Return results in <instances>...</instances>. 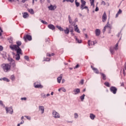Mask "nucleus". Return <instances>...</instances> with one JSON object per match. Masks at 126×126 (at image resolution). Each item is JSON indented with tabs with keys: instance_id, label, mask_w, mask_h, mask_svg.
Instances as JSON below:
<instances>
[{
	"instance_id": "nucleus-1",
	"label": "nucleus",
	"mask_w": 126,
	"mask_h": 126,
	"mask_svg": "<svg viewBox=\"0 0 126 126\" xmlns=\"http://www.w3.org/2000/svg\"><path fill=\"white\" fill-rule=\"evenodd\" d=\"M16 44L13 45V44H11L9 46L10 49L12 50V51H18L20 50V51H22L21 50V48H20V46H21L22 43L20 41H18L16 42Z\"/></svg>"
},
{
	"instance_id": "nucleus-2",
	"label": "nucleus",
	"mask_w": 126,
	"mask_h": 126,
	"mask_svg": "<svg viewBox=\"0 0 126 126\" xmlns=\"http://www.w3.org/2000/svg\"><path fill=\"white\" fill-rule=\"evenodd\" d=\"M1 67H2L4 72H9V71H10L11 65L9 63H3L1 65Z\"/></svg>"
},
{
	"instance_id": "nucleus-3",
	"label": "nucleus",
	"mask_w": 126,
	"mask_h": 126,
	"mask_svg": "<svg viewBox=\"0 0 126 126\" xmlns=\"http://www.w3.org/2000/svg\"><path fill=\"white\" fill-rule=\"evenodd\" d=\"M10 62L11 63V68L13 71H15V69H16V64H15V61H14L12 58H10V60H9Z\"/></svg>"
},
{
	"instance_id": "nucleus-4",
	"label": "nucleus",
	"mask_w": 126,
	"mask_h": 126,
	"mask_svg": "<svg viewBox=\"0 0 126 126\" xmlns=\"http://www.w3.org/2000/svg\"><path fill=\"white\" fill-rule=\"evenodd\" d=\"M16 51L17 54L15 55L16 61H19L20 60V55H22V50H18Z\"/></svg>"
},
{
	"instance_id": "nucleus-5",
	"label": "nucleus",
	"mask_w": 126,
	"mask_h": 126,
	"mask_svg": "<svg viewBox=\"0 0 126 126\" xmlns=\"http://www.w3.org/2000/svg\"><path fill=\"white\" fill-rule=\"evenodd\" d=\"M5 110L6 114H8V113H9L10 115H12V114L13 113V109H12V106H11L10 107H6Z\"/></svg>"
},
{
	"instance_id": "nucleus-6",
	"label": "nucleus",
	"mask_w": 126,
	"mask_h": 126,
	"mask_svg": "<svg viewBox=\"0 0 126 126\" xmlns=\"http://www.w3.org/2000/svg\"><path fill=\"white\" fill-rule=\"evenodd\" d=\"M23 39L25 42H27V40H28V41H32V36L30 35L26 34L24 36Z\"/></svg>"
},
{
	"instance_id": "nucleus-7",
	"label": "nucleus",
	"mask_w": 126,
	"mask_h": 126,
	"mask_svg": "<svg viewBox=\"0 0 126 126\" xmlns=\"http://www.w3.org/2000/svg\"><path fill=\"white\" fill-rule=\"evenodd\" d=\"M110 91L113 94H117V91H118V89L116 87L111 86L110 88Z\"/></svg>"
},
{
	"instance_id": "nucleus-8",
	"label": "nucleus",
	"mask_w": 126,
	"mask_h": 126,
	"mask_svg": "<svg viewBox=\"0 0 126 126\" xmlns=\"http://www.w3.org/2000/svg\"><path fill=\"white\" fill-rule=\"evenodd\" d=\"M110 29L111 30L112 29V27L110 26V24H109V21H108L107 24L105 26L103 29L102 30L103 33H105V32L106 31V29Z\"/></svg>"
},
{
	"instance_id": "nucleus-9",
	"label": "nucleus",
	"mask_w": 126,
	"mask_h": 126,
	"mask_svg": "<svg viewBox=\"0 0 126 126\" xmlns=\"http://www.w3.org/2000/svg\"><path fill=\"white\" fill-rule=\"evenodd\" d=\"M52 115H53V117L55 118V119H58L60 118V114L57 112L56 110L53 111Z\"/></svg>"
},
{
	"instance_id": "nucleus-10",
	"label": "nucleus",
	"mask_w": 126,
	"mask_h": 126,
	"mask_svg": "<svg viewBox=\"0 0 126 126\" xmlns=\"http://www.w3.org/2000/svg\"><path fill=\"white\" fill-rule=\"evenodd\" d=\"M106 20H107V14L106 12H104L102 15V22H105Z\"/></svg>"
},
{
	"instance_id": "nucleus-11",
	"label": "nucleus",
	"mask_w": 126,
	"mask_h": 126,
	"mask_svg": "<svg viewBox=\"0 0 126 126\" xmlns=\"http://www.w3.org/2000/svg\"><path fill=\"white\" fill-rule=\"evenodd\" d=\"M91 68H92L93 70H94V73H96V74H98L99 73V70L98 69L94 67L93 65L91 66Z\"/></svg>"
},
{
	"instance_id": "nucleus-12",
	"label": "nucleus",
	"mask_w": 126,
	"mask_h": 126,
	"mask_svg": "<svg viewBox=\"0 0 126 126\" xmlns=\"http://www.w3.org/2000/svg\"><path fill=\"white\" fill-rule=\"evenodd\" d=\"M73 92L74 93V95H77V94H78L79 93H80V89L77 88V89H75L73 90Z\"/></svg>"
},
{
	"instance_id": "nucleus-13",
	"label": "nucleus",
	"mask_w": 126,
	"mask_h": 126,
	"mask_svg": "<svg viewBox=\"0 0 126 126\" xmlns=\"http://www.w3.org/2000/svg\"><path fill=\"white\" fill-rule=\"evenodd\" d=\"M88 46L89 48H90V46H94L95 44H96V42L94 41H91L90 40H88Z\"/></svg>"
},
{
	"instance_id": "nucleus-14",
	"label": "nucleus",
	"mask_w": 126,
	"mask_h": 126,
	"mask_svg": "<svg viewBox=\"0 0 126 126\" xmlns=\"http://www.w3.org/2000/svg\"><path fill=\"white\" fill-rule=\"evenodd\" d=\"M121 39H122V36L121 37V38H120L119 40L118 41V42L116 44V45H115V46L113 47L114 48V50L115 51H118L119 48L118 47H119V42H120V41H121Z\"/></svg>"
},
{
	"instance_id": "nucleus-15",
	"label": "nucleus",
	"mask_w": 126,
	"mask_h": 126,
	"mask_svg": "<svg viewBox=\"0 0 126 126\" xmlns=\"http://www.w3.org/2000/svg\"><path fill=\"white\" fill-rule=\"evenodd\" d=\"M68 17V21H69V24H71V25H73V26L75 25V23L72 22V20L71 19V17H70V16L69 15Z\"/></svg>"
},
{
	"instance_id": "nucleus-16",
	"label": "nucleus",
	"mask_w": 126,
	"mask_h": 126,
	"mask_svg": "<svg viewBox=\"0 0 126 126\" xmlns=\"http://www.w3.org/2000/svg\"><path fill=\"white\" fill-rule=\"evenodd\" d=\"M38 109H39V111H41V114H44V112L45 111V107H44V106H39Z\"/></svg>"
},
{
	"instance_id": "nucleus-17",
	"label": "nucleus",
	"mask_w": 126,
	"mask_h": 126,
	"mask_svg": "<svg viewBox=\"0 0 126 126\" xmlns=\"http://www.w3.org/2000/svg\"><path fill=\"white\" fill-rule=\"evenodd\" d=\"M95 35L97 36H100V34H101V31L99 29H96L95 31Z\"/></svg>"
},
{
	"instance_id": "nucleus-18",
	"label": "nucleus",
	"mask_w": 126,
	"mask_h": 126,
	"mask_svg": "<svg viewBox=\"0 0 126 126\" xmlns=\"http://www.w3.org/2000/svg\"><path fill=\"white\" fill-rule=\"evenodd\" d=\"M35 88H43V86L40 84H37V83H34Z\"/></svg>"
},
{
	"instance_id": "nucleus-19",
	"label": "nucleus",
	"mask_w": 126,
	"mask_h": 126,
	"mask_svg": "<svg viewBox=\"0 0 126 126\" xmlns=\"http://www.w3.org/2000/svg\"><path fill=\"white\" fill-rule=\"evenodd\" d=\"M48 7L49 9H50V10H55V9H56V8H57L56 6H53V5H52V4H51Z\"/></svg>"
},
{
	"instance_id": "nucleus-20",
	"label": "nucleus",
	"mask_w": 126,
	"mask_h": 126,
	"mask_svg": "<svg viewBox=\"0 0 126 126\" xmlns=\"http://www.w3.org/2000/svg\"><path fill=\"white\" fill-rule=\"evenodd\" d=\"M63 79V74H61L60 76L57 78V81L58 83H61L62 79Z\"/></svg>"
},
{
	"instance_id": "nucleus-21",
	"label": "nucleus",
	"mask_w": 126,
	"mask_h": 126,
	"mask_svg": "<svg viewBox=\"0 0 126 126\" xmlns=\"http://www.w3.org/2000/svg\"><path fill=\"white\" fill-rule=\"evenodd\" d=\"M48 28H49V29H51V30H55V26H54L53 25L50 24L48 26Z\"/></svg>"
},
{
	"instance_id": "nucleus-22",
	"label": "nucleus",
	"mask_w": 126,
	"mask_h": 126,
	"mask_svg": "<svg viewBox=\"0 0 126 126\" xmlns=\"http://www.w3.org/2000/svg\"><path fill=\"white\" fill-rule=\"evenodd\" d=\"M74 31L75 32H77V33H80V31H79V29H78L77 25L74 26Z\"/></svg>"
},
{
	"instance_id": "nucleus-23",
	"label": "nucleus",
	"mask_w": 126,
	"mask_h": 126,
	"mask_svg": "<svg viewBox=\"0 0 126 126\" xmlns=\"http://www.w3.org/2000/svg\"><path fill=\"white\" fill-rule=\"evenodd\" d=\"M23 17L24 18H27L28 17H29V14H28V13L25 12L23 14Z\"/></svg>"
},
{
	"instance_id": "nucleus-24",
	"label": "nucleus",
	"mask_w": 126,
	"mask_h": 126,
	"mask_svg": "<svg viewBox=\"0 0 126 126\" xmlns=\"http://www.w3.org/2000/svg\"><path fill=\"white\" fill-rule=\"evenodd\" d=\"M81 7H83L84 6H85V5L86 4V1H85V0H81Z\"/></svg>"
},
{
	"instance_id": "nucleus-25",
	"label": "nucleus",
	"mask_w": 126,
	"mask_h": 126,
	"mask_svg": "<svg viewBox=\"0 0 126 126\" xmlns=\"http://www.w3.org/2000/svg\"><path fill=\"white\" fill-rule=\"evenodd\" d=\"M8 40L9 42V43H10V44H13V38L11 36H10L8 38Z\"/></svg>"
},
{
	"instance_id": "nucleus-26",
	"label": "nucleus",
	"mask_w": 126,
	"mask_h": 126,
	"mask_svg": "<svg viewBox=\"0 0 126 126\" xmlns=\"http://www.w3.org/2000/svg\"><path fill=\"white\" fill-rule=\"evenodd\" d=\"M110 51L112 55H113L115 53V49L112 47L110 48Z\"/></svg>"
},
{
	"instance_id": "nucleus-27",
	"label": "nucleus",
	"mask_w": 126,
	"mask_h": 126,
	"mask_svg": "<svg viewBox=\"0 0 126 126\" xmlns=\"http://www.w3.org/2000/svg\"><path fill=\"white\" fill-rule=\"evenodd\" d=\"M63 31L64 32L65 34H69V30L68 29V28H66L65 30H63Z\"/></svg>"
},
{
	"instance_id": "nucleus-28",
	"label": "nucleus",
	"mask_w": 126,
	"mask_h": 126,
	"mask_svg": "<svg viewBox=\"0 0 126 126\" xmlns=\"http://www.w3.org/2000/svg\"><path fill=\"white\" fill-rule=\"evenodd\" d=\"M28 11L31 14H34V10H33V9H29Z\"/></svg>"
},
{
	"instance_id": "nucleus-29",
	"label": "nucleus",
	"mask_w": 126,
	"mask_h": 126,
	"mask_svg": "<svg viewBox=\"0 0 126 126\" xmlns=\"http://www.w3.org/2000/svg\"><path fill=\"white\" fill-rule=\"evenodd\" d=\"M95 115L93 114H90V117L91 120H94L95 119Z\"/></svg>"
},
{
	"instance_id": "nucleus-30",
	"label": "nucleus",
	"mask_w": 126,
	"mask_h": 126,
	"mask_svg": "<svg viewBox=\"0 0 126 126\" xmlns=\"http://www.w3.org/2000/svg\"><path fill=\"white\" fill-rule=\"evenodd\" d=\"M100 74L102 75V79L103 80H106V75H105V74L103 73H100Z\"/></svg>"
},
{
	"instance_id": "nucleus-31",
	"label": "nucleus",
	"mask_w": 126,
	"mask_h": 126,
	"mask_svg": "<svg viewBox=\"0 0 126 126\" xmlns=\"http://www.w3.org/2000/svg\"><path fill=\"white\" fill-rule=\"evenodd\" d=\"M81 9L82 10H83V9H87L88 11H89V9L88 8V7L87 6H83V7H81Z\"/></svg>"
},
{
	"instance_id": "nucleus-32",
	"label": "nucleus",
	"mask_w": 126,
	"mask_h": 126,
	"mask_svg": "<svg viewBox=\"0 0 126 126\" xmlns=\"http://www.w3.org/2000/svg\"><path fill=\"white\" fill-rule=\"evenodd\" d=\"M10 79H11L12 81H14L15 79V76H14V75H12L10 77Z\"/></svg>"
},
{
	"instance_id": "nucleus-33",
	"label": "nucleus",
	"mask_w": 126,
	"mask_h": 126,
	"mask_svg": "<svg viewBox=\"0 0 126 126\" xmlns=\"http://www.w3.org/2000/svg\"><path fill=\"white\" fill-rule=\"evenodd\" d=\"M2 80H3V81H6V82H9L10 81L9 79L6 77L2 78Z\"/></svg>"
},
{
	"instance_id": "nucleus-34",
	"label": "nucleus",
	"mask_w": 126,
	"mask_h": 126,
	"mask_svg": "<svg viewBox=\"0 0 126 126\" xmlns=\"http://www.w3.org/2000/svg\"><path fill=\"white\" fill-rule=\"evenodd\" d=\"M57 28H58V29H59L60 31H63V28H62V27L60 26H56Z\"/></svg>"
},
{
	"instance_id": "nucleus-35",
	"label": "nucleus",
	"mask_w": 126,
	"mask_h": 126,
	"mask_svg": "<svg viewBox=\"0 0 126 126\" xmlns=\"http://www.w3.org/2000/svg\"><path fill=\"white\" fill-rule=\"evenodd\" d=\"M85 97V94H83L82 95H81L80 97V98L81 99V101H83L84 100Z\"/></svg>"
},
{
	"instance_id": "nucleus-36",
	"label": "nucleus",
	"mask_w": 126,
	"mask_h": 126,
	"mask_svg": "<svg viewBox=\"0 0 126 126\" xmlns=\"http://www.w3.org/2000/svg\"><path fill=\"white\" fill-rule=\"evenodd\" d=\"M75 2L76 6H77V7H78V6L80 5V3L77 2V0H75Z\"/></svg>"
},
{
	"instance_id": "nucleus-37",
	"label": "nucleus",
	"mask_w": 126,
	"mask_h": 126,
	"mask_svg": "<svg viewBox=\"0 0 126 126\" xmlns=\"http://www.w3.org/2000/svg\"><path fill=\"white\" fill-rule=\"evenodd\" d=\"M104 85H105V86L107 87H110V83L108 82H105L104 83Z\"/></svg>"
},
{
	"instance_id": "nucleus-38",
	"label": "nucleus",
	"mask_w": 126,
	"mask_h": 126,
	"mask_svg": "<svg viewBox=\"0 0 126 126\" xmlns=\"http://www.w3.org/2000/svg\"><path fill=\"white\" fill-rule=\"evenodd\" d=\"M41 96L42 98H47V95H46V94H44V93H42L41 94Z\"/></svg>"
},
{
	"instance_id": "nucleus-39",
	"label": "nucleus",
	"mask_w": 126,
	"mask_h": 126,
	"mask_svg": "<svg viewBox=\"0 0 126 126\" xmlns=\"http://www.w3.org/2000/svg\"><path fill=\"white\" fill-rule=\"evenodd\" d=\"M2 57L3 58V59H6V53H4L3 54H2Z\"/></svg>"
},
{
	"instance_id": "nucleus-40",
	"label": "nucleus",
	"mask_w": 126,
	"mask_h": 126,
	"mask_svg": "<svg viewBox=\"0 0 126 126\" xmlns=\"http://www.w3.org/2000/svg\"><path fill=\"white\" fill-rule=\"evenodd\" d=\"M74 119H78V114L76 113H74Z\"/></svg>"
},
{
	"instance_id": "nucleus-41",
	"label": "nucleus",
	"mask_w": 126,
	"mask_h": 126,
	"mask_svg": "<svg viewBox=\"0 0 126 126\" xmlns=\"http://www.w3.org/2000/svg\"><path fill=\"white\" fill-rule=\"evenodd\" d=\"M76 42H77L78 43H79V44L81 43V42H82L81 40H79V39H78L77 38H76Z\"/></svg>"
},
{
	"instance_id": "nucleus-42",
	"label": "nucleus",
	"mask_w": 126,
	"mask_h": 126,
	"mask_svg": "<svg viewBox=\"0 0 126 126\" xmlns=\"http://www.w3.org/2000/svg\"><path fill=\"white\" fill-rule=\"evenodd\" d=\"M91 1V5H94V1H95L94 0H90Z\"/></svg>"
},
{
	"instance_id": "nucleus-43",
	"label": "nucleus",
	"mask_w": 126,
	"mask_h": 126,
	"mask_svg": "<svg viewBox=\"0 0 126 126\" xmlns=\"http://www.w3.org/2000/svg\"><path fill=\"white\" fill-rule=\"evenodd\" d=\"M10 2H12V1H14V2H16V1H18V2H19V0H8Z\"/></svg>"
},
{
	"instance_id": "nucleus-44",
	"label": "nucleus",
	"mask_w": 126,
	"mask_h": 126,
	"mask_svg": "<svg viewBox=\"0 0 126 126\" xmlns=\"http://www.w3.org/2000/svg\"><path fill=\"white\" fill-rule=\"evenodd\" d=\"M24 59H25V60H26V61H29V57H28V56H25V57H24Z\"/></svg>"
},
{
	"instance_id": "nucleus-45",
	"label": "nucleus",
	"mask_w": 126,
	"mask_h": 126,
	"mask_svg": "<svg viewBox=\"0 0 126 126\" xmlns=\"http://www.w3.org/2000/svg\"><path fill=\"white\" fill-rule=\"evenodd\" d=\"M122 12H123V11H122V9H120L118 11L117 13L118 14H122Z\"/></svg>"
},
{
	"instance_id": "nucleus-46",
	"label": "nucleus",
	"mask_w": 126,
	"mask_h": 126,
	"mask_svg": "<svg viewBox=\"0 0 126 126\" xmlns=\"http://www.w3.org/2000/svg\"><path fill=\"white\" fill-rule=\"evenodd\" d=\"M80 84H81V85H83V84H84V79H82L80 81Z\"/></svg>"
},
{
	"instance_id": "nucleus-47",
	"label": "nucleus",
	"mask_w": 126,
	"mask_h": 126,
	"mask_svg": "<svg viewBox=\"0 0 126 126\" xmlns=\"http://www.w3.org/2000/svg\"><path fill=\"white\" fill-rule=\"evenodd\" d=\"M41 22L43 23V24H48V23L44 20H41Z\"/></svg>"
},
{
	"instance_id": "nucleus-48",
	"label": "nucleus",
	"mask_w": 126,
	"mask_h": 126,
	"mask_svg": "<svg viewBox=\"0 0 126 126\" xmlns=\"http://www.w3.org/2000/svg\"><path fill=\"white\" fill-rule=\"evenodd\" d=\"M50 60H51V59L49 58H46V59L44 60V61H45L46 62H50Z\"/></svg>"
},
{
	"instance_id": "nucleus-49",
	"label": "nucleus",
	"mask_w": 126,
	"mask_h": 126,
	"mask_svg": "<svg viewBox=\"0 0 126 126\" xmlns=\"http://www.w3.org/2000/svg\"><path fill=\"white\" fill-rule=\"evenodd\" d=\"M101 4H102L103 5H106V2L104 0H102Z\"/></svg>"
},
{
	"instance_id": "nucleus-50",
	"label": "nucleus",
	"mask_w": 126,
	"mask_h": 126,
	"mask_svg": "<svg viewBox=\"0 0 126 126\" xmlns=\"http://www.w3.org/2000/svg\"><path fill=\"white\" fill-rule=\"evenodd\" d=\"M25 118H26V119H27V120H31V117L30 116H25Z\"/></svg>"
},
{
	"instance_id": "nucleus-51",
	"label": "nucleus",
	"mask_w": 126,
	"mask_h": 126,
	"mask_svg": "<svg viewBox=\"0 0 126 126\" xmlns=\"http://www.w3.org/2000/svg\"><path fill=\"white\" fill-rule=\"evenodd\" d=\"M21 100H22V101H23V100L26 101V100H27V98H26V97H22L21 98Z\"/></svg>"
},
{
	"instance_id": "nucleus-52",
	"label": "nucleus",
	"mask_w": 126,
	"mask_h": 126,
	"mask_svg": "<svg viewBox=\"0 0 126 126\" xmlns=\"http://www.w3.org/2000/svg\"><path fill=\"white\" fill-rule=\"evenodd\" d=\"M0 105H1L2 107H4V105L2 103V101L1 100H0Z\"/></svg>"
},
{
	"instance_id": "nucleus-53",
	"label": "nucleus",
	"mask_w": 126,
	"mask_h": 126,
	"mask_svg": "<svg viewBox=\"0 0 126 126\" xmlns=\"http://www.w3.org/2000/svg\"><path fill=\"white\" fill-rule=\"evenodd\" d=\"M79 67V65L77 64L75 67H74V69H75V68H78Z\"/></svg>"
},
{
	"instance_id": "nucleus-54",
	"label": "nucleus",
	"mask_w": 126,
	"mask_h": 126,
	"mask_svg": "<svg viewBox=\"0 0 126 126\" xmlns=\"http://www.w3.org/2000/svg\"><path fill=\"white\" fill-rule=\"evenodd\" d=\"M61 90H62V91H63V92H66V90H65V89H64V88H61Z\"/></svg>"
},
{
	"instance_id": "nucleus-55",
	"label": "nucleus",
	"mask_w": 126,
	"mask_h": 126,
	"mask_svg": "<svg viewBox=\"0 0 126 126\" xmlns=\"http://www.w3.org/2000/svg\"><path fill=\"white\" fill-rule=\"evenodd\" d=\"M2 50H3V47H2V46L0 45V51H2Z\"/></svg>"
},
{
	"instance_id": "nucleus-56",
	"label": "nucleus",
	"mask_w": 126,
	"mask_h": 126,
	"mask_svg": "<svg viewBox=\"0 0 126 126\" xmlns=\"http://www.w3.org/2000/svg\"><path fill=\"white\" fill-rule=\"evenodd\" d=\"M47 57H52V55L50 53H47Z\"/></svg>"
},
{
	"instance_id": "nucleus-57",
	"label": "nucleus",
	"mask_w": 126,
	"mask_h": 126,
	"mask_svg": "<svg viewBox=\"0 0 126 126\" xmlns=\"http://www.w3.org/2000/svg\"><path fill=\"white\" fill-rule=\"evenodd\" d=\"M99 10V8L98 7H96L95 11H98Z\"/></svg>"
},
{
	"instance_id": "nucleus-58",
	"label": "nucleus",
	"mask_w": 126,
	"mask_h": 126,
	"mask_svg": "<svg viewBox=\"0 0 126 126\" xmlns=\"http://www.w3.org/2000/svg\"><path fill=\"white\" fill-rule=\"evenodd\" d=\"M23 124H24V121L22 120L20 123V125H23Z\"/></svg>"
},
{
	"instance_id": "nucleus-59",
	"label": "nucleus",
	"mask_w": 126,
	"mask_h": 126,
	"mask_svg": "<svg viewBox=\"0 0 126 126\" xmlns=\"http://www.w3.org/2000/svg\"><path fill=\"white\" fill-rule=\"evenodd\" d=\"M123 74H124V76H126V72L125 71V69H123Z\"/></svg>"
},
{
	"instance_id": "nucleus-60",
	"label": "nucleus",
	"mask_w": 126,
	"mask_h": 126,
	"mask_svg": "<svg viewBox=\"0 0 126 126\" xmlns=\"http://www.w3.org/2000/svg\"><path fill=\"white\" fill-rule=\"evenodd\" d=\"M119 15H120V14L117 13L116 14V16H115L116 18L119 17Z\"/></svg>"
},
{
	"instance_id": "nucleus-61",
	"label": "nucleus",
	"mask_w": 126,
	"mask_h": 126,
	"mask_svg": "<svg viewBox=\"0 0 126 126\" xmlns=\"http://www.w3.org/2000/svg\"><path fill=\"white\" fill-rule=\"evenodd\" d=\"M64 81H65V80H64V79H63L62 81V83H64Z\"/></svg>"
},
{
	"instance_id": "nucleus-62",
	"label": "nucleus",
	"mask_w": 126,
	"mask_h": 126,
	"mask_svg": "<svg viewBox=\"0 0 126 126\" xmlns=\"http://www.w3.org/2000/svg\"><path fill=\"white\" fill-rule=\"evenodd\" d=\"M68 0L70 2H71V3H72V2L74 1V0Z\"/></svg>"
},
{
	"instance_id": "nucleus-63",
	"label": "nucleus",
	"mask_w": 126,
	"mask_h": 126,
	"mask_svg": "<svg viewBox=\"0 0 126 126\" xmlns=\"http://www.w3.org/2000/svg\"><path fill=\"white\" fill-rule=\"evenodd\" d=\"M117 36H118V37H119L121 36V32L118 33Z\"/></svg>"
},
{
	"instance_id": "nucleus-64",
	"label": "nucleus",
	"mask_w": 126,
	"mask_h": 126,
	"mask_svg": "<svg viewBox=\"0 0 126 126\" xmlns=\"http://www.w3.org/2000/svg\"><path fill=\"white\" fill-rule=\"evenodd\" d=\"M121 86H125V83H124V82L122 83Z\"/></svg>"
}]
</instances>
